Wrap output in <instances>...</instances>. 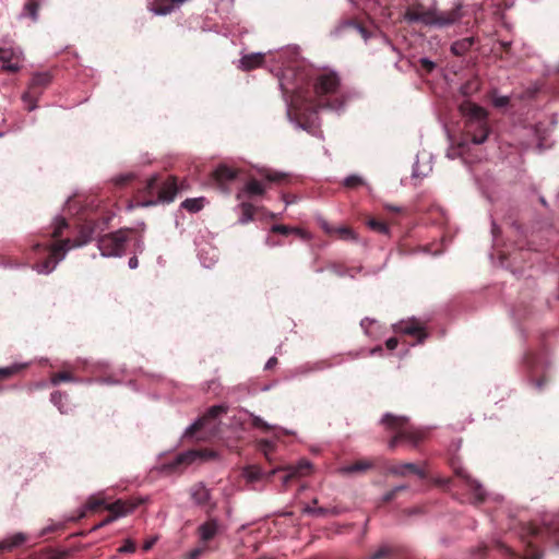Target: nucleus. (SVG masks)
<instances>
[{"mask_svg":"<svg viewBox=\"0 0 559 559\" xmlns=\"http://www.w3.org/2000/svg\"><path fill=\"white\" fill-rule=\"evenodd\" d=\"M181 206L191 213H197L203 209L204 198L186 199Z\"/></svg>","mask_w":559,"mask_h":559,"instance_id":"31","label":"nucleus"},{"mask_svg":"<svg viewBox=\"0 0 559 559\" xmlns=\"http://www.w3.org/2000/svg\"><path fill=\"white\" fill-rule=\"evenodd\" d=\"M177 178L168 176L164 181L160 177L153 176L146 180L142 189H139L136 202L140 206H152L158 203H170L179 192Z\"/></svg>","mask_w":559,"mask_h":559,"instance_id":"3","label":"nucleus"},{"mask_svg":"<svg viewBox=\"0 0 559 559\" xmlns=\"http://www.w3.org/2000/svg\"><path fill=\"white\" fill-rule=\"evenodd\" d=\"M43 0H26L23 8V15L29 17L32 21L38 20V11Z\"/></svg>","mask_w":559,"mask_h":559,"instance_id":"27","label":"nucleus"},{"mask_svg":"<svg viewBox=\"0 0 559 559\" xmlns=\"http://www.w3.org/2000/svg\"><path fill=\"white\" fill-rule=\"evenodd\" d=\"M68 227V223L64 218H58L51 233V238H58L63 234V230Z\"/></svg>","mask_w":559,"mask_h":559,"instance_id":"39","label":"nucleus"},{"mask_svg":"<svg viewBox=\"0 0 559 559\" xmlns=\"http://www.w3.org/2000/svg\"><path fill=\"white\" fill-rule=\"evenodd\" d=\"M461 4H456L449 11H438L437 9H428L420 2L408 5L403 15L404 21L407 23H421L424 25H436L439 27L452 25L461 20Z\"/></svg>","mask_w":559,"mask_h":559,"instance_id":"2","label":"nucleus"},{"mask_svg":"<svg viewBox=\"0 0 559 559\" xmlns=\"http://www.w3.org/2000/svg\"><path fill=\"white\" fill-rule=\"evenodd\" d=\"M55 528H56L55 526H49V527L44 528L41 532V536L48 534L49 532L55 531Z\"/></svg>","mask_w":559,"mask_h":559,"instance_id":"55","label":"nucleus"},{"mask_svg":"<svg viewBox=\"0 0 559 559\" xmlns=\"http://www.w3.org/2000/svg\"><path fill=\"white\" fill-rule=\"evenodd\" d=\"M376 352H379V353H380V352H382V347H381V346L376 347V348L372 350V353H376Z\"/></svg>","mask_w":559,"mask_h":559,"instance_id":"60","label":"nucleus"},{"mask_svg":"<svg viewBox=\"0 0 559 559\" xmlns=\"http://www.w3.org/2000/svg\"><path fill=\"white\" fill-rule=\"evenodd\" d=\"M156 542H157V537H151V538L146 539L143 544V550L144 551L150 550L155 545Z\"/></svg>","mask_w":559,"mask_h":559,"instance_id":"46","label":"nucleus"},{"mask_svg":"<svg viewBox=\"0 0 559 559\" xmlns=\"http://www.w3.org/2000/svg\"><path fill=\"white\" fill-rule=\"evenodd\" d=\"M260 179L254 178L247 171V198L262 195L265 191V182L281 183L287 179L285 174L271 169L260 170Z\"/></svg>","mask_w":559,"mask_h":559,"instance_id":"12","label":"nucleus"},{"mask_svg":"<svg viewBox=\"0 0 559 559\" xmlns=\"http://www.w3.org/2000/svg\"><path fill=\"white\" fill-rule=\"evenodd\" d=\"M344 25L356 28L365 39L369 37L367 28L355 20H346L344 22Z\"/></svg>","mask_w":559,"mask_h":559,"instance_id":"38","label":"nucleus"},{"mask_svg":"<svg viewBox=\"0 0 559 559\" xmlns=\"http://www.w3.org/2000/svg\"><path fill=\"white\" fill-rule=\"evenodd\" d=\"M278 469H284L287 472V474L283 478V481L286 484L292 478L300 477V476H305V475L309 474V472L311 469V464L308 461H301L296 466H292V465L286 466V467L278 466V467H274V468L270 469L269 472H263L261 469V467L255 466V465H247V472H246L247 484L250 481L260 480L264 477L269 478L270 476L275 474Z\"/></svg>","mask_w":559,"mask_h":559,"instance_id":"8","label":"nucleus"},{"mask_svg":"<svg viewBox=\"0 0 559 559\" xmlns=\"http://www.w3.org/2000/svg\"><path fill=\"white\" fill-rule=\"evenodd\" d=\"M408 487L406 485H401V486H396L394 487L393 489L389 490L382 498V501L388 503L390 501H392L393 499H395L397 497V495L401 492V491H404L406 490Z\"/></svg>","mask_w":559,"mask_h":559,"instance_id":"37","label":"nucleus"},{"mask_svg":"<svg viewBox=\"0 0 559 559\" xmlns=\"http://www.w3.org/2000/svg\"><path fill=\"white\" fill-rule=\"evenodd\" d=\"M27 537L23 533H16L10 538H7L0 543V549L12 550L15 547L21 546L26 542Z\"/></svg>","mask_w":559,"mask_h":559,"instance_id":"26","label":"nucleus"},{"mask_svg":"<svg viewBox=\"0 0 559 559\" xmlns=\"http://www.w3.org/2000/svg\"><path fill=\"white\" fill-rule=\"evenodd\" d=\"M419 63L421 69H424L427 73H430L436 67L435 62L430 61L427 58H421L419 60Z\"/></svg>","mask_w":559,"mask_h":559,"instance_id":"44","label":"nucleus"},{"mask_svg":"<svg viewBox=\"0 0 559 559\" xmlns=\"http://www.w3.org/2000/svg\"><path fill=\"white\" fill-rule=\"evenodd\" d=\"M57 399H61V394H60V393H58V392H53V393L51 394V400H52V402H53L56 405H59V402H58V400H57ZM58 407H59V409H60L61 412H63V409H62V407H61V406H58Z\"/></svg>","mask_w":559,"mask_h":559,"instance_id":"48","label":"nucleus"},{"mask_svg":"<svg viewBox=\"0 0 559 559\" xmlns=\"http://www.w3.org/2000/svg\"><path fill=\"white\" fill-rule=\"evenodd\" d=\"M52 384H58L60 382H70L75 381L73 373L70 370H62L55 372L51 377Z\"/></svg>","mask_w":559,"mask_h":559,"instance_id":"34","label":"nucleus"},{"mask_svg":"<svg viewBox=\"0 0 559 559\" xmlns=\"http://www.w3.org/2000/svg\"><path fill=\"white\" fill-rule=\"evenodd\" d=\"M133 229L121 228L115 233L104 235L98 240V248L105 257H120L126 250L127 241Z\"/></svg>","mask_w":559,"mask_h":559,"instance_id":"10","label":"nucleus"},{"mask_svg":"<svg viewBox=\"0 0 559 559\" xmlns=\"http://www.w3.org/2000/svg\"><path fill=\"white\" fill-rule=\"evenodd\" d=\"M203 551V548H197L190 552L191 559L198 558Z\"/></svg>","mask_w":559,"mask_h":559,"instance_id":"51","label":"nucleus"},{"mask_svg":"<svg viewBox=\"0 0 559 559\" xmlns=\"http://www.w3.org/2000/svg\"><path fill=\"white\" fill-rule=\"evenodd\" d=\"M191 497L195 503L206 506L210 502V490L202 484H197L191 488Z\"/></svg>","mask_w":559,"mask_h":559,"instance_id":"24","label":"nucleus"},{"mask_svg":"<svg viewBox=\"0 0 559 559\" xmlns=\"http://www.w3.org/2000/svg\"><path fill=\"white\" fill-rule=\"evenodd\" d=\"M322 228L329 235H336L342 240H355V233L353 229L346 226L333 227L330 226L326 222L322 224Z\"/></svg>","mask_w":559,"mask_h":559,"instance_id":"22","label":"nucleus"},{"mask_svg":"<svg viewBox=\"0 0 559 559\" xmlns=\"http://www.w3.org/2000/svg\"><path fill=\"white\" fill-rule=\"evenodd\" d=\"M395 333L406 334L417 340V343H423L428 333L426 332L421 322L415 318L402 320L393 325Z\"/></svg>","mask_w":559,"mask_h":559,"instance_id":"15","label":"nucleus"},{"mask_svg":"<svg viewBox=\"0 0 559 559\" xmlns=\"http://www.w3.org/2000/svg\"><path fill=\"white\" fill-rule=\"evenodd\" d=\"M257 448L260 452L263 453V455L270 463H273V452L275 449L274 442L266 439H262L258 442Z\"/></svg>","mask_w":559,"mask_h":559,"instance_id":"30","label":"nucleus"},{"mask_svg":"<svg viewBox=\"0 0 559 559\" xmlns=\"http://www.w3.org/2000/svg\"><path fill=\"white\" fill-rule=\"evenodd\" d=\"M239 68H241V69L245 68V56H241L239 59Z\"/></svg>","mask_w":559,"mask_h":559,"instance_id":"57","label":"nucleus"},{"mask_svg":"<svg viewBox=\"0 0 559 559\" xmlns=\"http://www.w3.org/2000/svg\"><path fill=\"white\" fill-rule=\"evenodd\" d=\"M242 191V189H239L238 192H237V197L239 198L240 197V192Z\"/></svg>","mask_w":559,"mask_h":559,"instance_id":"62","label":"nucleus"},{"mask_svg":"<svg viewBox=\"0 0 559 559\" xmlns=\"http://www.w3.org/2000/svg\"><path fill=\"white\" fill-rule=\"evenodd\" d=\"M112 521H115V516H112L111 514H109L107 518H105L103 521H100V523L106 526L108 525L109 523H111Z\"/></svg>","mask_w":559,"mask_h":559,"instance_id":"52","label":"nucleus"},{"mask_svg":"<svg viewBox=\"0 0 559 559\" xmlns=\"http://www.w3.org/2000/svg\"><path fill=\"white\" fill-rule=\"evenodd\" d=\"M227 407L224 405H215L209 408V411L199 418L193 425H191L186 435L193 437L198 433L200 436L198 438L205 439L210 436H214L216 431V419L224 413H226Z\"/></svg>","mask_w":559,"mask_h":559,"instance_id":"9","label":"nucleus"},{"mask_svg":"<svg viewBox=\"0 0 559 559\" xmlns=\"http://www.w3.org/2000/svg\"><path fill=\"white\" fill-rule=\"evenodd\" d=\"M259 559H272V558H269V557H261Z\"/></svg>","mask_w":559,"mask_h":559,"instance_id":"63","label":"nucleus"},{"mask_svg":"<svg viewBox=\"0 0 559 559\" xmlns=\"http://www.w3.org/2000/svg\"><path fill=\"white\" fill-rule=\"evenodd\" d=\"M393 555H395L394 548L383 546L379 550H377L376 552H373L372 555H370L369 557H367L365 559H381V558L393 556Z\"/></svg>","mask_w":559,"mask_h":559,"instance_id":"35","label":"nucleus"},{"mask_svg":"<svg viewBox=\"0 0 559 559\" xmlns=\"http://www.w3.org/2000/svg\"><path fill=\"white\" fill-rule=\"evenodd\" d=\"M308 511H309V512H312V513H316V514H323V509H321V508H319V509H317V510H311V509H309Z\"/></svg>","mask_w":559,"mask_h":559,"instance_id":"56","label":"nucleus"},{"mask_svg":"<svg viewBox=\"0 0 559 559\" xmlns=\"http://www.w3.org/2000/svg\"><path fill=\"white\" fill-rule=\"evenodd\" d=\"M136 506V503L119 499L110 504H107L106 510H108L116 520L119 516H123L132 512Z\"/></svg>","mask_w":559,"mask_h":559,"instance_id":"20","label":"nucleus"},{"mask_svg":"<svg viewBox=\"0 0 559 559\" xmlns=\"http://www.w3.org/2000/svg\"><path fill=\"white\" fill-rule=\"evenodd\" d=\"M509 104H510V98L508 96H498V95L492 96V105L496 108H504V107L509 106Z\"/></svg>","mask_w":559,"mask_h":559,"instance_id":"41","label":"nucleus"},{"mask_svg":"<svg viewBox=\"0 0 559 559\" xmlns=\"http://www.w3.org/2000/svg\"><path fill=\"white\" fill-rule=\"evenodd\" d=\"M88 241V238H84L82 240H71L64 239L57 243H35L33 246L34 252L38 253L40 251L47 252V258L41 262L36 263L35 269L38 273H49L51 272L57 263L64 257L66 252L70 248L80 247Z\"/></svg>","mask_w":559,"mask_h":559,"instance_id":"6","label":"nucleus"},{"mask_svg":"<svg viewBox=\"0 0 559 559\" xmlns=\"http://www.w3.org/2000/svg\"><path fill=\"white\" fill-rule=\"evenodd\" d=\"M365 183L364 179L357 175H350L345 178L344 186L348 189H356Z\"/></svg>","mask_w":559,"mask_h":559,"instance_id":"36","label":"nucleus"},{"mask_svg":"<svg viewBox=\"0 0 559 559\" xmlns=\"http://www.w3.org/2000/svg\"><path fill=\"white\" fill-rule=\"evenodd\" d=\"M239 174L238 169L221 164L210 174L207 185L221 192L229 193L233 186L238 183Z\"/></svg>","mask_w":559,"mask_h":559,"instance_id":"11","label":"nucleus"},{"mask_svg":"<svg viewBox=\"0 0 559 559\" xmlns=\"http://www.w3.org/2000/svg\"><path fill=\"white\" fill-rule=\"evenodd\" d=\"M389 209H390L391 211H395V212H399V211H400V209H397V207H393V206H389Z\"/></svg>","mask_w":559,"mask_h":559,"instance_id":"61","label":"nucleus"},{"mask_svg":"<svg viewBox=\"0 0 559 559\" xmlns=\"http://www.w3.org/2000/svg\"><path fill=\"white\" fill-rule=\"evenodd\" d=\"M277 365V358L276 357H271L265 366H264V369L265 370H272L275 366Z\"/></svg>","mask_w":559,"mask_h":559,"instance_id":"47","label":"nucleus"},{"mask_svg":"<svg viewBox=\"0 0 559 559\" xmlns=\"http://www.w3.org/2000/svg\"><path fill=\"white\" fill-rule=\"evenodd\" d=\"M385 471L388 474L399 477H405L408 474L417 475L419 478L426 477L425 471L414 463L389 464Z\"/></svg>","mask_w":559,"mask_h":559,"instance_id":"17","label":"nucleus"},{"mask_svg":"<svg viewBox=\"0 0 559 559\" xmlns=\"http://www.w3.org/2000/svg\"><path fill=\"white\" fill-rule=\"evenodd\" d=\"M50 559H64V554L53 556Z\"/></svg>","mask_w":559,"mask_h":559,"instance_id":"59","label":"nucleus"},{"mask_svg":"<svg viewBox=\"0 0 559 559\" xmlns=\"http://www.w3.org/2000/svg\"><path fill=\"white\" fill-rule=\"evenodd\" d=\"M215 453L209 449L189 450L183 453L177 454L171 461L163 465V472L167 474L176 473L182 467L195 462L197 460H210L214 457Z\"/></svg>","mask_w":559,"mask_h":559,"instance_id":"13","label":"nucleus"},{"mask_svg":"<svg viewBox=\"0 0 559 559\" xmlns=\"http://www.w3.org/2000/svg\"><path fill=\"white\" fill-rule=\"evenodd\" d=\"M310 78V70L298 62L282 70L280 85L294 109L301 110L302 106L336 109L342 105L337 97L340 78L336 73H322L312 85Z\"/></svg>","mask_w":559,"mask_h":559,"instance_id":"1","label":"nucleus"},{"mask_svg":"<svg viewBox=\"0 0 559 559\" xmlns=\"http://www.w3.org/2000/svg\"><path fill=\"white\" fill-rule=\"evenodd\" d=\"M135 543L132 542L131 539H127L124 545H122L118 551L121 552V554H132L135 551Z\"/></svg>","mask_w":559,"mask_h":559,"instance_id":"42","label":"nucleus"},{"mask_svg":"<svg viewBox=\"0 0 559 559\" xmlns=\"http://www.w3.org/2000/svg\"><path fill=\"white\" fill-rule=\"evenodd\" d=\"M51 74L49 72L34 73L28 83L27 91L24 92L22 99L27 104V110L32 111L36 108V103L44 90L51 83Z\"/></svg>","mask_w":559,"mask_h":559,"instance_id":"14","label":"nucleus"},{"mask_svg":"<svg viewBox=\"0 0 559 559\" xmlns=\"http://www.w3.org/2000/svg\"><path fill=\"white\" fill-rule=\"evenodd\" d=\"M246 213H247V221L249 219H252L253 218V211H252V206L247 202V210H246Z\"/></svg>","mask_w":559,"mask_h":559,"instance_id":"50","label":"nucleus"},{"mask_svg":"<svg viewBox=\"0 0 559 559\" xmlns=\"http://www.w3.org/2000/svg\"><path fill=\"white\" fill-rule=\"evenodd\" d=\"M367 225L374 231L381 235H389V226L385 222L379 221L377 218H369L367 221Z\"/></svg>","mask_w":559,"mask_h":559,"instance_id":"33","label":"nucleus"},{"mask_svg":"<svg viewBox=\"0 0 559 559\" xmlns=\"http://www.w3.org/2000/svg\"><path fill=\"white\" fill-rule=\"evenodd\" d=\"M239 207L241 210V216L239 219H240V222H242L245 219V202L243 201L239 203Z\"/></svg>","mask_w":559,"mask_h":559,"instance_id":"54","label":"nucleus"},{"mask_svg":"<svg viewBox=\"0 0 559 559\" xmlns=\"http://www.w3.org/2000/svg\"><path fill=\"white\" fill-rule=\"evenodd\" d=\"M544 533L551 535L559 543V514L545 527L528 523L522 526L521 538L526 543L527 550L523 559H542L536 542L543 538Z\"/></svg>","mask_w":559,"mask_h":559,"instance_id":"7","label":"nucleus"},{"mask_svg":"<svg viewBox=\"0 0 559 559\" xmlns=\"http://www.w3.org/2000/svg\"><path fill=\"white\" fill-rule=\"evenodd\" d=\"M271 231L274 234L283 235V236H288L290 234H297L301 238H308V234L305 233L304 230L294 228V227H289L286 225H273L271 228Z\"/></svg>","mask_w":559,"mask_h":559,"instance_id":"29","label":"nucleus"},{"mask_svg":"<svg viewBox=\"0 0 559 559\" xmlns=\"http://www.w3.org/2000/svg\"><path fill=\"white\" fill-rule=\"evenodd\" d=\"M104 527V525L99 522L98 524H96L92 530L93 531H97L99 528Z\"/></svg>","mask_w":559,"mask_h":559,"instance_id":"58","label":"nucleus"},{"mask_svg":"<svg viewBox=\"0 0 559 559\" xmlns=\"http://www.w3.org/2000/svg\"><path fill=\"white\" fill-rule=\"evenodd\" d=\"M264 53H250L247 55V71L262 67L264 62Z\"/></svg>","mask_w":559,"mask_h":559,"instance_id":"32","label":"nucleus"},{"mask_svg":"<svg viewBox=\"0 0 559 559\" xmlns=\"http://www.w3.org/2000/svg\"><path fill=\"white\" fill-rule=\"evenodd\" d=\"M380 424L388 432L394 433L388 442L390 450H395L400 442H407L413 447H417L424 439V433L414 429L409 419L405 416L386 413L381 418Z\"/></svg>","mask_w":559,"mask_h":559,"instance_id":"4","label":"nucleus"},{"mask_svg":"<svg viewBox=\"0 0 559 559\" xmlns=\"http://www.w3.org/2000/svg\"><path fill=\"white\" fill-rule=\"evenodd\" d=\"M252 417V425L253 427L255 428H259L263 431H270L272 429H275V427L273 426H270L267 423H265L263 419H261L260 417L258 416H253V415H250Z\"/></svg>","mask_w":559,"mask_h":559,"instance_id":"40","label":"nucleus"},{"mask_svg":"<svg viewBox=\"0 0 559 559\" xmlns=\"http://www.w3.org/2000/svg\"><path fill=\"white\" fill-rule=\"evenodd\" d=\"M460 111L466 118L467 136L474 144H483L490 133L486 109L475 103L464 100L460 105Z\"/></svg>","mask_w":559,"mask_h":559,"instance_id":"5","label":"nucleus"},{"mask_svg":"<svg viewBox=\"0 0 559 559\" xmlns=\"http://www.w3.org/2000/svg\"><path fill=\"white\" fill-rule=\"evenodd\" d=\"M473 44L474 39L472 37L463 38L452 44L451 51L455 56H463L472 48Z\"/></svg>","mask_w":559,"mask_h":559,"instance_id":"28","label":"nucleus"},{"mask_svg":"<svg viewBox=\"0 0 559 559\" xmlns=\"http://www.w3.org/2000/svg\"><path fill=\"white\" fill-rule=\"evenodd\" d=\"M455 475L461 478L472 495V502L480 504L486 500L487 493L484 487L474 479L464 468H455Z\"/></svg>","mask_w":559,"mask_h":559,"instance_id":"16","label":"nucleus"},{"mask_svg":"<svg viewBox=\"0 0 559 559\" xmlns=\"http://www.w3.org/2000/svg\"><path fill=\"white\" fill-rule=\"evenodd\" d=\"M28 366L29 365L27 362H17L7 367H1L0 381H9L20 377L27 370Z\"/></svg>","mask_w":559,"mask_h":559,"instance_id":"19","label":"nucleus"},{"mask_svg":"<svg viewBox=\"0 0 559 559\" xmlns=\"http://www.w3.org/2000/svg\"><path fill=\"white\" fill-rule=\"evenodd\" d=\"M138 264H139V261H138L136 257H132L129 259V267L130 269H136Z\"/></svg>","mask_w":559,"mask_h":559,"instance_id":"49","label":"nucleus"},{"mask_svg":"<svg viewBox=\"0 0 559 559\" xmlns=\"http://www.w3.org/2000/svg\"><path fill=\"white\" fill-rule=\"evenodd\" d=\"M0 62L3 70L17 72L21 69V52L13 48H0Z\"/></svg>","mask_w":559,"mask_h":559,"instance_id":"18","label":"nucleus"},{"mask_svg":"<svg viewBox=\"0 0 559 559\" xmlns=\"http://www.w3.org/2000/svg\"><path fill=\"white\" fill-rule=\"evenodd\" d=\"M132 179H133L132 174L121 175V176L115 178L114 182L118 187H123V186L128 185Z\"/></svg>","mask_w":559,"mask_h":559,"instance_id":"43","label":"nucleus"},{"mask_svg":"<svg viewBox=\"0 0 559 559\" xmlns=\"http://www.w3.org/2000/svg\"><path fill=\"white\" fill-rule=\"evenodd\" d=\"M200 538L206 543L214 538L217 533V523L215 521H207L199 527Z\"/></svg>","mask_w":559,"mask_h":559,"instance_id":"25","label":"nucleus"},{"mask_svg":"<svg viewBox=\"0 0 559 559\" xmlns=\"http://www.w3.org/2000/svg\"><path fill=\"white\" fill-rule=\"evenodd\" d=\"M399 345V340L396 337H390L386 342H385V347L389 349V350H393L397 347Z\"/></svg>","mask_w":559,"mask_h":559,"instance_id":"45","label":"nucleus"},{"mask_svg":"<svg viewBox=\"0 0 559 559\" xmlns=\"http://www.w3.org/2000/svg\"><path fill=\"white\" fill-rule=\"evenodd\" d=\"M374 465L376 463L373 460L362 459L341 467L340 473L344 475L366 473L367 471L373 468Z\"/></svg>","mask_w":559,"mask_h":559,"instance_id":"21","label":"nucleus"},{"mask_svg":"<svg viewBox=\"0 0 559 559\" xmlns=\"http://www.w3.org/2000/svg\"><path fill=\"white\" fill-rule=\"evenodd\" d=\"M548 381H549V379L546 377V374H544L542 378L536 380L535 384L542 385V384H546Z\"/></svg>","mask_w":559,"mask_h":559,"instance_id":"53","label":"nucleus"},{"mask_svg":"<svg viewBox=\"0 0 559 559\" xmlns=\"http://www.w3.org/2000/svg\"><path fill=\"white\" fill-rule=\"evenodd\" d=\"M106 502H105V499H103L102 497H98V496H91L86 503H85V508L80 511V513L78 514L76 518H73V520L78 521L80 519H83L85 518L86 515V511H92V512H96L98 510H100L102 508H105L106 509Z\"/></svg>","mask_w":559,"mask_h":559,"instance_id":"23","label":"nucleus"}]
</instances>
